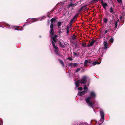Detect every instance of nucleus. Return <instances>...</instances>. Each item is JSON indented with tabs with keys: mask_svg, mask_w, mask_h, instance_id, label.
<instances>
[{
	"mask_svg": "<svg viewBox=\"0 0 125 125\" xmlns=\"http://www.w3.org/2000/svg\"><path fill=\"white\" fill-rule=\"evenodd\" d=\"M96 95L95 93L94 92H91L90 93V96L86 98L85 100L87 103L88 105L93 108L94 106V101H90V100L92 98H94L96 97Z\"/></svg>",
	"mask_w": 125,
	"mask_h": 125,
	"instance_id": "nucleus-1",
	"label": "nucleus"
},
{
	"mask_svg": "<svg viewBox=\"0 0 125 125\" xmlns=\"http://www.w3.org/2000/svg\"><path fill=\"white\" fill-rule=\"evenodd\" d=\"M50 30L49 31L50 36L51 37H52L54 35V31L53 30V24L52 23L51 24L50 26Z\"/></svg>",
	"mask_w": 125,
	"mask_h": 125,
	"instance_id": "nucleus-2",
	"label": "nucleus"
},
{
	"mask_svg": "<svg viewBox=\"0 0 125 125\" xmlns=\"http://www.w3.org/2000/svg\"><path fill=\"white\" fill-rule=\"evenodd\" d=\"M87 76H83L81 80H80V83L82 84H85L87 82Z\"/></svg>",
	"mask_w": 125,
	"mask_h": 125,
	"instance_id": "nucleus-3",
	"label": "nucleus"
},
{
	"mask_svg": "<svg viewBox=\"0 0 125 125\" xmlns=\"http://www.w3.org/2000/svg\"><path fill=\"white\" fill-rule=\"evenodd\" d=\"M77 14L75 15L73 19L71 20L69 23V24L70 26L72 25L73 23L75 22V20L77 19Z\"/></svg>",
	"mask_w": 125,
	"mask_h": 125,
	"instance_id": "nucleus-4",
	"label": "nucleus"
},
{
	"mask_svg": "<svg viewBox=\"0 0 125 125\" xmlns=\"http://www.w3.org/2000/svg\"><path fill=\"white\" fill-rule=\"evenodd\" d=\"M103 44L104 46V49H106L109 48V47H108V43H107V42L106 41H104Z\"/></svg>",
	"mask_w": 125,
	"mask_h": 125,
	"instance_id": "nucleus-5",
	"label": "nucleus"
},
{
	"mask_svg": "<svg viewBox=\"0 0 125 125\" xmlns=\"http://www.w3.org/2000/svg\"><path fill=\"white\" fill-rule=\"evenodd\" d=\"M100 114L101 116V118H102V119H104V114L102 110H100Z\"/></svg>",
	"mask_w": 125,
	"mask_h": 125,
	"instance_id": "nucleus-6",
	"label": "nucleus"
},
{
	"mask_svg": "<svg viewBox=\"0 0 125 125\" xmlns=\"http://www.w3.org/2000/svg\"><path fill=\"white\" fill-rule=\"evenodd\" d=\"M55 52L56 53V54L58 55L59 56H60L62 57V55L60 53L59 51L58 50H55Z\"/></svg>",
	"mask_w": 125,
	"mask_h": 125,
	"instance_id": "nucleus-7",
	"label": "nucleus"
},
{
	"mask_svg": "<svg viewBox=\"0 0 125 125\" xmlns=\"http://www.w3.org/2000/svg\"><path fill=\"white\" fill-rule=\"evenodd\" d=\"M86 91H83L82 92H80L78 93V94L79 96H81L84 95L86 93Z\"/></svg>",
	"mask_w": 125,
	"mask_h": 125,
	"instance_id": "nucleus-8",
	"label": "nucleus"
},
{
	"mask_svg": "<svg viewBox=\"0 0 125 125\" xmlns=\"http://www.w3.org/2000/svg\"><path fill=\"white\" fill-rule=\"evenodd\" d=\"M77 4V3L74 4H73L72 3H70L68 5V8H70L71 7H73L74 6H76Z\"/></svg>",
	"mask_w": 125,
	"mask_h": 125,
	"instance_id": "nucleus-9",
	"label": "nucleus"
},
{
	"mask_svg": "<svg viewBox=\"0 0 125 125\" xmlns=\"http://www.w3.org/2000/svg\"><path fill=\"white\" fill-rule=\"evenodd\" d=\"M104 119H102V118H101L98 123V125H100L102 124L104 121Z\"/></svg>",
	"mask_w": 125,
	"mask_h": 125,
	"instance_id": "nucleus-10",
	"label": "nucleus"
},
{
	"mask_svg": "<svg viewBox=\"0 0 125 125\" xmlns=\"http://www.w3.org/2000/svg\"><path fill=\"white\" fill-rule=\"evenodd\" d=\"M58 60L60 64L62 65V66L64 67V64L63 61L62 60L60 59H58Z\"/></svg>",
	"mask_w": 125,
	"mask_h": 125,
	"instance_id": "nucleus-11",
	"label": "nucleus"
},
{
	"mask_svg": "<svg viewBox=\"0 0 125 125\" xmlns=\"http://www.w3.org/2000/svg\"><path fill=\"white\" fill-rule=\"evenodd\" d=\"M59 44L60 46L63 48H64L65 46V45L64 44H63V43L61 42L60 41H59Z\"/></svg>",
	"mask_w": 125,
	"mask_h": 125,
	"instance_id": "nucleus-12",
	"label": "nucleus"
},
{
	"mask_svg": "<svg viewBox=\"0 0 125 125\" xmlns=\"http://www.w3.org/2000/svg\"><path fill=\"white\" fill-rule=\"evenodd\" d=\"M20 27L17 26L16 28L14 29V30H22L23 28L22 27H21L20 28Z\"/></svg>",
	"mask_w": 125,
	"mask_h": 125,
	"instance_id": "nucleus-13",
	"label": "nucleus"
},
{
	"mask_svg": "<svg viewBox=\"0 0 125 125\" xmlns=\"http://www.w3.org/2000/svg\"><path fill=\"white\" fill-rule=\"evenodd\" d=\"M79 83H80L79 80H78L75 82V84L76 87H78L80 86Z\"/></svg>",
	"mask_w": 125,
	"mask_h": 125,
	"instance_id": "nucleus-14",
	"label": "nucleus"
},
{
	"mask_svg": "<svg viewBox=\"0 0 125 125\" xmlns=\"http://www.w3.org/2000/svg\"><path fill=\"white\" fill-rule=\"evenodd\" d=\"M90 63V62H89L88 60H85L84 62V65L85 66H87V64L88 63Z\"/></svg>",
	"mask_w": 125,
	"mask_h": 125,
	"instance_id": "nucleus-15",
	"label": "nucleus"
},
{
	"mask_svg": "<svg viewBox=\"0 0 125 125\" xmlns=\"http://www.w3.org/2000/svg\"><path fill=\"white\" fill-rule=\"evenodd\" d=\"M66 33L67 35L69 34V27L67 26L66 28Z\"/></svg>",
	"mask_w": 125,
	"mask_h": 125,
	"instance_id": "nucleus-16",
	"label": "nucleus"
},
{
	"mask_svg": "<svg viewBox=\"0 0 125 125\" xmlns=\"http://www.w3.org/2000/svg\"><path fill=\"white\" fill-rule=\"evenodd\" d=\"M95 42L96 40H92L90 44L91 46H92L93 45L94 43Z\"/></svg>",
	"mask_w": 125,
	"mask_h": 125,
	"instance_id": "nucleus-17",
	"label": "nucleus"
},
{
	"mask_svg": "<svg viewBox=\"0 0 125 125\" xmlns=\"http://www.w3.org/2000/svg\"><path fill=\"white\" fill-rule=\"evenodd\" d=\"M100 0H92L91 2V4H93L94 3H96L98 1Z\"/></svg>",
	"mask_w": 125,
	"mask_h": 125,
	"instance_id": "nucleus-18",
	"label": "nucleus"
},
{
	"mask_svg": "<svg viewBox=\"0 0 125 125\" xmlns=\"http://www.w3.org/2000/svg\"><path fill=\"white\" fill-rule=\"evenodd\" d=\"M103 8L105 9H106V6H107V4L106 3H104L102 4Z\"/></svg>",
	"mask_w": 125,
	"mask_h": 125,
	"instance_id": "nucleus-19",
	"label": "nucleus"
},
{
	"mask_svg": "<svg viewBox=\"0 0 125 125\" xmlns=\"http://www.w3.org/2000/svg\"><path fill=\"white\" fill-rule=\"evenodd\" d=\"M73 54L75 55V56L77 57L79 56V54L78 52H73Z\"/></svg>",
	"mask_w": 125,
	"mask_h": 125,
	"instance_id": "nucleus-20",
	"label": "nucleus"
},
{
	"mask_svg": "<svg viewBox=\"0 0 125 125\" xmlns=\"http://www.w3.org/2000/svg\"><path fill=\"white\" fill-rule=\"evenodd\" d=\"M114 24L115 26V27L114 28H114H115V29H116L117 26V21H116L114 23Z\"/></svg>",
	"mask_w": 125,
	"mask_h": 125,
	"instance_id": "nucleus-21",
	"label": "nucleus"
},
{
	"mask_svg": "<svg viewBox=\"0 0 125 125\" xmlns=\"http://www.w3.org/2000/svg\"><path fill=\"white\" fill-rule=\"evenodd\" d=\"M56 20V19L54 18H52L51 20V22L52 23L54 22Z\"/></svg>",
	"mask_w": 125,
	"mask_h": 125,
	"instance_id": "nucleus-22",
	"label": "nucleus"
},
{
	"mask_svg": "<svg viewBox=\"0 0 125 125\" xmlns=\"http://www.w3.org/2000/svg\"><path fill=\"white\" fill-rule=\"evenodd\" d=\"M100 63V62H98L96 61H95L92 63L93 65H95L96 64H99Z\"/></svg>",
	"mask_w": 125,
	"mask_h": 125,
	"instance_id": "nucleus-23",
	"label": "nucleus"
},
{
	"mask_svg": "<svg viewBox=\"0 0 125 125\" xmlns=\"http://www.w3.org/2000/svg\"><path fill=\"white\" fill-rule=\"evenodd\" d=\"M58 36L56 35H55L54 37L52 36V37H51L52 38V39L53 40H54L56 39V38Z\"/></svg>",
	"mask_w": 125,
	"mask_h": 125,
	"instance_id": "nucleus-24",
	"label": "nucleus"
},
{
	"mask_svg": "<svg viewBox=\"0 0 125 125\" xmlns=\"http://www.w3.org/2000/svg\"><path fill=\"white\" fill-rule=\"evenodd\" d=\"M103 20L104 22L105 23H106L107 22L108 20L107 18H104Z\"/></svg>",
	"mask_w": 125,
	"mask_h": 125,
	"instance_id": "nucleus-25",
	"label": "nucleus"
},
{
	"mask_svg": "<svg viewBox=\"0 0 125 125\" xmlns=\"http://www.w3.org/2000/svg\"><path fill=\"white\" fill-rule=\"evenodd\" d=\"M87 5H85L84 6H83L82 7L79 9V11H81V10H82Z\"/></svg>",
	"mask_w": 125,
	"mask_h": 125,
	"instance_id": "nucleus-26",
	"label": "nucleus"
},
{
	"mask_svg": "<svg viewBox=\"0 0 125 125\" xmlns=\"http://www.w3.org/2000/svg\"><path fill=\"white\" fill-rule=\"evenodd\" d=\"M61 22H58L57 23V25L58 26V28H60L59 26H60L61 24Z\"/></svg>",
	"mask_w": 125,
	"mask_h": 125,
	"instance_id": "nucleus-27",
	"label": "nucleus"
},
{
	"mask_svg": "<svg viewBox=\"0 0 125 125\" xmlns=\"http://www.w3.org/2000/svg\"><path fill=\"white\" fill-rule=\"evenodd\" d=\"M114 41V39L113 37H111L109 40V41L112 43Z\"/></svg>",
	"mask_w": 125,
	"mask_h": 125,
	"instance_id": "nucleus-28",
	"label": "nucleus"
},
{
	"mask_svg": "<svg viewBox=\"0 0 125 125\" xmlns=\"http://www.w3.org/2000/svg\"><path fill=\"white\" fill-rule=\"evenodd\" d=\"M76 38V36L74 35H73L72 36V39L73 40H75Z\"/></svg>",
	"mask_w": 125,
	"mask_h": 125,
	"instance_id": "nucleus-29",
	"label": "nucleus"
},
{
	"mask_svg": "<svg viewBox=\"0 0 125 125\" xmlns=\"http://www.w3.org/2000/svg\"><path fill=\"white\" fill-rule=\"evenodd\" d=\"M110 11L112 13L113 12V10L112 7H111L110 8Z\"/></svg>",
	"mask_w": 125,
	"mask_h": 125,
	"instance_id": "nucleus-30",
	"label": "nucleus"
},
{
	"mask_svg": "<svg viewBox=\"0 0 125 125\" xmlns=\"http://www.w3.org/2000/svg\"><path fill=\"white\" fill-rule=\"evenodd\" d=\"M76 125H84L83 124L81 123H78L77 122L76 124Z\"/></svg>",
	"mask_w": 125,
	"mask_h": 125,
	"instance_id": "nucleus-31",
	"label": "nucleus"
},
{
	"mask_svg": "<svg viewBox=\"0 0 125 125\" xmlns=\"http://www.w3.org/2000/svg\"><path fill=\"white\" fill-rule=\"evenodd\" d=\"M73 64L72 63H69L68 64V66L70 67H72L73 66Z\"/></svg>",
	"mask_w": 125,
	"mask_h": 125,
	"instance_id": "nucleus-32",
	"label": "nucleus"
},
{
	"mask_svg": "<svg viewBox=\"0 0 125 125\" xmlns=\"http://www.w3.org/2000/svg\"><path fill=\"white\" fill-rule=\"evenodd\" d=\"M77 64L76 63H73V66L74 67H77Z\"/></svg>",
	"mask_w": 125,
	"mask_h": 125,
	"instance_id": "nucleus-33",
	"label": "nucleus"
},
{
	"mask_svg": "<svg viewBox=\"0 0 125 125\" xmlns=\"http://www.w3.org/2000/svg\"><path fill=\"white\" fill-rule=\"evenodd\" d=\"M86 44L84 42H83V43H82V45L83 47H86Z\"/></svg>",
	"mask_w": 125,
	"mask_h": 125,
	"instance_id": "nucleus-34",
	"label": "nucleus"
},
{
	"mask_svg": "<svg viewBox=\"0 0 125 125\" xmlns=\"http://www.w3.org/2000/svg\"><path fill=\"white\" fill-rule=\"evenodd\" d=\"M32 20L33 21V22L37 21L38 20L37 19L35 18H33L32 19Z\"/></svg>",
	"mask_w": 125,
	"mask_h": 125,
	"instance_id": "nucleus-35",
	"label": "nucleus"
},
{
	"mask_svg": "<svg viewBox=\"0 0 125 125\" xmlns=\"http://www.w3.org/2000/svg\"><path fill=\"white\" fill-rule=\"evenodd\" d=\"M93 121H94L95 122V124H96L97 123V121L96 120H92L91 121V123L92 124V122Z\"/></svg>",
	"mask_w": 125,
	"mask_h": 125,
	"instance_id": "nucleus-36",
	"label": "nucleus"
},
{
	"mask_svg": "<svg viewBox=\"0 0 125 125\" xmlns=\"http://www.w3.org/2000/svg\"><path fill=\"white\" fill-rule=\"evenodd\" d=\"M52 42L53 47L55 46V45L54 43V42H53V41H52Z\"/></svg>",
	"mask_w": 125,
	"mask_h": 125,
	"instance_id": "nucleus-37",
	"label": "nucleus"
},
{
	"mask_svg": "<svg viewBox=\"0 0 125 125\" xmlns=\"http://www.w3.org/2000/svg\"><path fill=\"white\" fill-rule=\"evenodd\" d=\"M81 70V69L80 68H77L76 70V73H77L79 71Z\"/></svg>",
	"mask_w": 125,
	"mask_h": 125,
	"instance_id": "nucleus-38",
	"label": "nucleus"
},
{
	"mask_svg": "<svg viewBox=\"0 0 125 125\" xmlns=\"http://www.w3.org/2000/svg\"><path fill=\"white\" fill-rule=\"evenodd\" d=\"M78 89L80 91H81L83 89V88L82 87H80L78 88Z\"/></svg>",
	"mask_w": 125,
	"mask_h": 125,
	"instance_id": "nucleus-39",
	"label": "nucleus"
},
{
	"mask_svg": "<svg viewBox=\"0 0 125 125\" xmlns=\"http://www.w3.org/2000/svg\"><path fill=\"white\" fill-rule=\"evenodd\" d=\"M84 90H85L87 89L86 87V85H85L84 86Z\"/></svg>",
	"mask_w": 125,
	"mask_h": 125,
	"instance_id": "nucleus-40",
	"label": "nucleus"
},
{
	"mask_svg": "<svg viewBox=\"0 0 125 125\" xmlns=\"http://www.w3.org/2000/svg\"><path fill=\"white\" fill-rule=\"evenodd\" d=\"M53 47H54V49H55V50H58L59 49L58 47L56 46H54Z\"/></svg>",
	"mask_w": 125,
	"mask_h": 125,
	"instance_id": "nucleus-41",
	"label": "nucleus"
},
{
	"mask_svg": "<svg viewBox=\"0 0 125 125\" xmlns=\"http://www.w3.org/2000/svg\"><path fill=\"white\" fill-rule=\"evenodd\" d=\"M67 59L70 61H72L73 60V59L70 57L68 58Z\"/></svg>",
	"mask_w": 125,
	"mask_h": 125,
	"instance_id": "nucleus-42",
	"label": "nucleus"
},
{
	"mask_svg": "<svg viewBox=\"0 0 125 125\" xmlns=\"http://www.w3.org/2000/svg\"><path fill=\"white\" fill-rule=\"evenodd\" d=\"M117 0V2L119 3H120L121 2H122V0Z\"/></svg>",
	"mask_w": 125,
	"mask_h": 125,
	"instance_id": "nucleus-43",
	"label": "nucleus"
},
{
	"mask_svg": "<svg viewBox=\"0 0 125 125\" xmlns=\"http://www.w3.org/2000/svg\"><path fill=\"white\" fill-rule=\"evenodd\" d=\"M74 45L76 47H77V43H76L74 42Z\"/></svg>",
	"mask_w": 125,
	"mask_h": 125,
	"instance_id": "nucleus-44",
	"label": "nucleus"
},
{
	"mask_svg": "<svg viewBox=\"0 0 125 125\" xmlns=\"http://www.w3.org/2000/svg\"><path fill=\"white\" fill-rule=\"evenodd\" d=\"M100 0L101 1V3L102 4L104 3L103 0Z\"/></svg>",
	"mask_w": 125,
	"mask_h": 125,
	"instance_id": "nucleus-45",
	"label": "nucleus"
},
{
	"mask_svg": "<svg viewBox=\"0 0 125 125\" xmlns=\"http://www.w3.org/2000/svg\"><path fill=\"white\" fill-rule=\"evenodd\" d=\"M108 31H108L107 30H106L105 31V32H104V33L105 34H106V33L107 32H108Z\"/></svg>",
	"mask_w": 125,
	"mask_h": 125,
	"instance_id": "nucleus-46",
	"label": "nucleus"
},
{
	"mask_svg": "<svg viewBox=\"0 0 125 125\" xmlns=\"http://www.w3.org/2000/svg\"><path fill=\"white\" fill-rule=\"evenodd\" d=\"M56 39H54V40H53V41L54 42H56L57 41L56 40Z\"/></svg>",
	"mask_w": 125,
	"mask_h": 125,
	"instance_id": "nucleus-47",
	"label": "nucleus"
},
{
	"mask_svg": "<svg viewBox=\"0 0 125 125\" xmlns=\"http://www.w3.org/2000/svg\"><path fill=\"white\" fill-rule=\"evenodd\" d=\"M90 46H91V45H90V44L87 45L86 46V47H90Z\"/></svg>",
	"mask_w": 125,
	"mask_h": 125,
	"instance_id": "nucleus-48",
	"label": "nucleus"
},
{
	"mask_svg": "<svg viewBox=\"0 0 125 125\" xmlns=\"http://www.w3.org/2000/svg\"><path fill=\"white\" fill-rule=\"evenodd\" d=\"M59 33H62V32L61 31V30H59Z\"/></svg>",
	"mask_w": 125,
	"mask_h": 125,
	"instance_id": "nucleus-49",
	"label": "nucleus"
},
{
	"mask_svg": "<svg viewBox=\"0 0 125 125\" xmlns=\"http://www.w3.org/2000/svg\"><path fill=\"white\" fill-rule=\"evenodd\" d=\"M123 15L124 16H125V13H123Z\"/></svg>",
	"mask_w": 125,
	"mask_h": 125,
	"instance_id": "nucleus-50",
	"label": "nucleus"
},
{
	"mask_svg": "<svg viewBox=\"0 0 125 125\" xmlns=\"http://www.w3.org/2000/svg\"><path fill=\"white\" fill-rule=\"evenodd\" d=\"M88 9V8H87V7H86L85 9V10H87V9Z\"/></svg>",
	"mask_w": 125,
	"mask_h": 125,
	"instance_id": "nucleus-51",
	"label": "nucleus"
},
{
	"mask_svg": "<svg viewBox=\"0 0 125 125\" xmlns=\"http://www.w3.org/2000/svg\"><path fill=\"white\" fill-rule=\"evenodd\" d=\"M111 21H110V22H109V24H110L111 23Z\"/></svg>",
	"mask_w": 125,
	"mask_h": 125,
	"instance_id": "nucleus-52",
	"label": "nucleus"
},
{
	"mask_svg": "<svg viewBox=\"0 0 125 125\" xmlns=\"http://www.w3.org/2000/svg\"><path fill=\"white\" fill-rule=\"evenodd\" d=\"M72 26V25L70 26V25L69 27H70V28Z\"/></svg>",
	"mask_w": 125,
	"mask_h": 125,
	"instance_id": "nucleus-53",
	"label": "nucleus"
},
{
	"mask_svg": "<svg viewBox=\"0 0 125 125\" xmlns=\"http://www.w3.org/2000/svg\"><path fill=\"white\" fill-rule=\"evenodd\" d=\"M122 17H121L120 18V19H122Z\"/></svg>",
	"mask_w": 125,
	"mask_h": 125,
	"instance_id": "nucleus-54",
	"label": "nucleus"
},
{
	"mask_svg": "<svg viewBox=\"0 0 125 125\" xmlns=\"http://www.w3.org/2000/svg\"><path fill=\"white\" fill-rule=\"evenodd\" d=\"M0 125H1V124H0Z\"/></svg>",
	"mask_w": 125,
	"mask_h": 125,
	"instance_id": "nucleus-55",
	"label": "nucleus"
}]
</instances>
